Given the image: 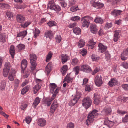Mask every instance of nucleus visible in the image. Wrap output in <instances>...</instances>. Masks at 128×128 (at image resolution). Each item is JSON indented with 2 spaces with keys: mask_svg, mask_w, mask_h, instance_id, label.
<instances>
[{
  "mask_svg": "<svg viewBox=\"0 0 128 128\" xmlns=\"http://www.w3.org/2000/svg\"><path fill=\"white\" fill-rule=\"evenodd\" d=\"M97 112V110H94L89 114L86 121V124L88 126L92 122L96 117Z\"/></svg>",
  "mask_w": 128,
  "mask_h": 128,
  "instance_id": "1",
  "label": "nucleus"
},
{
  "mask_svg": "<svg viewBox=\"0 0 128 128\" xmlns=\"http://www.w3.org/2000/svg\"><path fill=\"white\" fill-rule=\"evenodd\" d=\"M30 60L31 65V68L32 70H33L35 69L36 66V60L37 57L34 54H32L30 55Z\"/></svg>",
  "mask_w": 128,
  "mask_h": 128,
  "instance_id": "2",
  "label": "nucleus"
},
{
  "mask_svg": "<svg viewBox=\"0 0 128 128\" xmlns=\"http://www.w3.org/2000/svg\"><path fill=\"white\" fill-rule=\"evenodd\" d=\"M81 95L80 92H77L73 97L72 99L69 102V105L71 106H73L76 103L80 98Z\"/></svg>",
  "mask_w": 128,
  "mask_h": 128,
  "instance_id": "3",
  "label": "nucleus"
},
{
  "mask_svg": "<svg viewBox=\"0 0 128 128\" xmlns=\"http://www.w3.org/2000/svg\"><path fill=\"white\" fill-rule=\"evenodd\" d=\"M48 6L50 9L54 10L56 12L59 11L61 10L60 7L59 6L55 4L54 0L49 1Z\"/></svg>",
  "mask_w": 128,
  "mask_h": 128,
  "instance_id": "4",
  "label": "nucleus"
},
{
  "mask_svg": "<svg viewBox=\"0 0 128 128\" xmlns=\"http://www.w3.org/2000/svg\"><path fill=\"white\" fill-rule=\"evenodd\" d=\"M92 101L90 98L88 96L84 98L82 101V105L86 109H87L91 106Z\"/></svg>",
  "mask_w": 128,
  "mask_h": 128,
  "instance_id": "5",
  "label": "nucleus"
},
{
  "mask_svg": "<svg viewBox=\"0 0 128 128\" xmlns=\"http://www.w3.org/2000/svg\"><path fill=\"white\" fill-rule=\"evenodd\" d=\"M10 68V65L9 62H6L5 64L3 71V76L5 77L7 76Z\"/></svg>",
  "mask_w": 128,
  "mask_h": 128,
  "instance_id": "6",
  "label": "nucleus"
},
{
  "mask_svg": "<svg viewBox=\"0 0 128 128\" xmlns=\"http://www.w3.org/2000/svg\"><path fill=\"white\" fill-rule=\"evenodd\" d=\"M102 77L101 76L98 75L96 76L94 81L96 85L97 86H100L102 84Z\"/></svg>",
  "mask_w": 128,
  "mask_h": 128,
  "instance_id": "7",
  "label": "nucleus"
},
{
  "mask_svg": "<svg viewBox=\"0 0 128 128\" xmlns=\"http://www.w3.org/2000/svg\"><path fill=\"white\" fill-rule=\"evenodd\" d=\"M16 72L14 69L12 68L9 73L8 78L11 81H13L16 75Z\"/></svg>",
  "mask_w": 128,
  "mask_h": 128,
  "instance_id": "8",
  "label": "nucleus"
},
{
  "mask_svg": "<svg viewBox=\"0 0 128 128\" xmlns=\"http://www.w3.org/2000/svg\"><path fill=\"white\" fill-rule=\"evenodd\" d=\"M88 18V16H84L81 18V20L82 22V26L83 27L87 28L88 27L90 22Z\"/></svg>",
  "mask_w": 128,
  "mask_h": 128,
  "instance_id": "9",
  "label": "nucleus"
},
{
  "mask_svg": "<svg viewBox=\"0 0 128 128\" xmlns=\"http://www.w3.org/2000/svg\"><path fill=\"white\" fill-rule=\"evenodd\" d=\"M58 106V104L56 100H55L50 108V112L52 114L54 112Z\"/></svg>",
  "mask_w": 128,
  "mask_h": 128,
  "instance_id": "10",
  "label": "nucleus"
},
{
  "mask_svg": "<svg viewBox=\"0 0 128 128\" xmlns=\"http://www.w3.org/2000/svg\"><path fill=\"white\" fill-rule=\"evenodd\" d=\"M81 71L87 73H89L92 71L90 67L87 65H82L81 67Z\"/></svg>",
  "mask_w": 128,
  "mask_h": 128,
  "instance_id": "11",
  "label": "nucleus"
},
{
  "mask_svg": "<svg viewBox=\"0 0 128 128\" xmlns=\"http://www.w3.org/2000/svg\"><path fill=\"white\" fill-rule=\"evenodd\" d=\"M112 110L111 108L110 107H106L102 110V114L106 115L110 114Z\"/></svg>",
  "mask_w": 128,
  "mask_h": 128,
  "instance_id": "12",
  "label": "nucleus"
},
{
  "mask_svg": "<svg viewBox=\"0 0 128 128\" xmlns=\"http://www.w3.org/2000/svg\"><path fill=\"white\" fill-rule=\"evenodd\" d=\"M98 52H99L102 53L105 52L107 48V47L101 43H99L98 45Z\"/></svg>",
  "mask_w": 128,
  "mask_h": 128,
  "instance_id": "13",
  "label": "nucleus"
},
{
  "mask_svg": "<svg viewBox=\"0 0 128 128\" xmlns=\"http://www.w3.org/2000/svg\"><path fill=\"white\" fill-rule=\"evenodd\" d=\"M54 99H52V97L45 98L43 100V104H44L45 106H48L50 105L52 101L54 100Z\"/></svg>",
  "mask_w": 128,
  "mask_h": 128,
  "instance_id": "14",
  "label": "nucleus"
},
{
  "mask_svg": "<svg viewBox=\"0 0 128 128\" xmlns=\"http://www.w3.org/2000/svg\"><path fill=\"white\" fill-rule=\"evenodd\" d=\"M38 124L39 126L41 127L45 126L46 124V122L45 120L43 118H39L38 120Z\"/></svg>",
  "mask_w": 128,
  "mask_h": 128,
  "instance_id": "15",
  "label": "nucleus"
},
{
  "mask_svg": "<svg viewBox=\"0 0 128 128\" xmlns=\"http://www.w3.org/2000/svg\"><path fill=\"white\" fill-rule=\"evenodd\" d=\"M16 20L17 22L21 23L25 20V18L23 16L20 14L17 15Z\"/></svg>",
  "mask_w": 128,
  "mask_h": 128,
  "instance_id": "16",
  "label": "nucleus"
},
{
  "mask_svg": "<svg viewBox=\"0 0 128 128\" xmlns=\"http://www.w3.org/2000/svg\"><path fill=\"white\" fill-rule=\"evenodd\" d=\"M122 12V11L120 10H114L111 12L110 14L114 17H116L120 15Z\"/></svg>",
  "mask_w": 128,
  "mask_h": 128,
  "instance_id": "17",
  "label": "nucleus"
},
{
  "mask_svg": "<svg viewBox=\"0 0 128 128\" xmlns=\"http://www.w3.org/2000/svg\"><path fill=\"white\" fill-rule=\"evenodd\" d=\"M104 124L106 125L109 128H111L114 124V122L109 120L108 119H105Z\"/></svg>",
  "mask_w": 128,
  "mask_h": 128,
  "instance_id": "18",
  "label": "nucleus"
},
{
  "mask_svg": "<svg viewBox=\"0 0 128 128\" xmlns=\"http://www.w3.org/2000/svg\"><path fill=\"white\" fill-rule=\"evenodd\" d=\"M92 6L97 8H100L103 7L104 4L100 2H94L92 3Z\"/></svg>",
  "mask_w": 128,
  "mask_h": 128,
  "instance_id": "19",
  "label": "nucleus"
},
{
  "mask_svg": "<svg viewBox=\"0 0 128 128\" xmlns=\"http://www.w3.org/2000/svg\"><path fill=\"white\" fill-rule=\"evenodd\" d=\"M118 83V81L115 78H113L111 79L109 82L108 84L110 86L116 85Z\"/></svg>",
  "mask_w": 128,
  "mask_h": 128,
  "instance_id": "20",
  "label": "nucleus"
},
{
  "mask_svg": "<svg viewBox=\"0 0 128 128\" xmlns=\"http://www.w3.org/2000/svg\"><path fill=\"white\" fill-rule=\"evenodd\" d=\"M27 32L26 30H24L20 32L17 34V36L18 37H21L22 38H24L27 34Z\"/></svg>",
  "mask_w": 128,
  "mask_h": 128,
  "instance_id": "21",
  "label": "nucleus"
},
{
  "mask_svg": "<svg viewBox=\"0 0 128 128\" xmlns=\"http://www.w3.org/2000/svg\"><path fill=\"white\" fill-rule=\"evenodd\" d=\"M68 56L66 54H62L61 56V61L62 64L67 62L68 59Z\"/></svg>",
  "mask_w": 128,
  "mask_h": 128,
  "instance_id": "22",
  "label": "nucleus"
},
{
  "mask_svg": "<svg viewBox=\"0 0 128 128\" xmlns=\"http://www.w3.org/2000/svg\"><path fill=\"white\" fill-rule=\"evenodd\" d=\"M120 31L119 30H116L114 31V40L115 42H117L119 39L118 35Z\"/></svg>",
  "mask_w": 128,
  "mask_h": 128,
  "instance_id": "23",
  "label": "nucleus"
},
{
  "mask_svg": "<svg viewBox=\"0 0 128 128\" xmlns=\"http://www.w3.org/2000/svg\"><path fill=\"white\" fill-rule=\"evenodd\" d=\"M40 99L38 97H36L34 100L32 104V106L34 108H36V106L39 103Z\"/></svg>",
  "mask_w": 128,
  "mask_h": 128,
  "instance_id": "24",
  "label": "nucleus"
},
{
  "mask_svg": "<svg viewBox=\"0 0 128 128\" xmlns=\"http://www.w3.org/2000/svg\"><path fill=\"white\" fill-rule=\"evenodd\" d=\"M57 87L56 84L54 83H50V92L51 93H53L54 92V90Z\"/></svg>",
  "mask_w": 128,
  "mask_h": 128,
  "instance_id": "25",
  "label": "nucleus"
},
{
  "mask_svg": "<svg viewBox=\"0 0 128 128\" xmlns=\"http://www.w3.org/2000/svg\"><path fill=\"white\" fill-rule=\"evenodd\" d=\"M91 32L93 34H96L97 31V29L96 26L94 24L91 25L90 28Z\"/></svg>",
  "mask_w": 128,
  "mask_h": 128,
  "instance_id": "26",
  "label": "nucleus"
},
{
  "mask_svg": "<svg viewBox=\"0 0 128 128\" xmlns=\"http://www.w3.org/2000/svg\"><path fill=\"white\" fill-rule=\"evenodd\" d=\"M15 50L14 47L13 45L11 46L10 49V52L12 58H14L15 54Z\"/></svg>",
  "mask_w": 128,
  "mask_h": 128,
  "instance_id": "27",
  "label": "nucleus"
},
{
  "mask_svg": "<svg viewBox=\"0 0 128 128\" xmlns=\"http://www.w3.org/2000/svg\"><path fill=\"white\" fill-rule=\"evenodd\" d=\"M30 87V85H27L23 88L21 91V93L22 94L24 95L26 94L29 90Z\"/></svg>",
  "mask_w": 128,
  "mask_h": 128,
  "instance_id": "28",
  "label": "nucleus"
},
{
  "mask_svg": "<svg viewBox=\"0 0 128 128\" xmlns=\"http://www.w3.org/2000/svg\"><path fill=\"white\" fill-rule=\"evenodd\" d=\"M6 40V35L4 34H0V41L4 42Z\"/></svg>",
  "mask_w": 128,
  "mask_h": 128,
  "instance_id": "29",
  "label": "nucleus"
},
{
  "mask_svg": "<svg viewBox=\"0 0 128 128\" xmlns=\"http://www.w3.org/2000/svg\"><path fill=\"white\" fill-rule=\"evenodd\" d=\"M27 61L25 59L23 60L22 62L21 68L22 70L25 69L26 67Z\"/></svg>",
  "mask_w": 128,
  "mask_h": 128,
  "instance_id": "30",
  "label": "nucleus"
},
{
  "mask_svg": "<svg viewBox=\"0 0 128 128\" xmlns=\"http://www.w3.org/2000/svg\"><path fill=\"white\" fill-rule=\"evenodd\" d=\"M73 32L76 35H78L81 34V29L78 27H76L73 29Z\"/></svg>",
  "mask_w": 128,
  "mask_h": 128,
  "instance_id": "31",
  "label": "nucleus"
},
{
  "mask_svg": "<svg viewBox=\"0 0 128 128\" xmlns=\"http://www.w3.org/2000/svg\"><path fill=\"white\" fill-rule=\"evenodd\" d=\"M68 69V66L66 65H64L61 69L60 71L63 74H65Z\"/></svg>",
  "mask_w": 128,
  "mask_h": 128,
  "instance_id": "32",
  "label": "nucleus"
},
{
  "mask_svg": "<svg viewBox=\"0 0 128 128\" xmlns=\"http://www.w3.org/2000/svg\"><path fill=\"white\" fill-rule=\"evenodd\" d=\"M40 86L38 84H37L33 87V92L34 94H36L38 91L39 90Z\"/></svg>",
  "mask_w": 128,
  "mask_h": 128,
  "instance_id": "33",
  "label": "nucleus"
},
{
  "mask_svg": "<svg viewBox=\"0 0 128 128\" xmlns=\"http://www.w3.org/2000/svg\"><path fill=\"white\" fill-rule=\"evenodd\" d=\"M51 63H49L46 67L45 70L47 72L48 74H49L51 71Z\"/></svg>",
  "mask_w": 128,
  "mask_h": 128,
  "instance_id": "34",
  "label": "nucleus"
},
{
  "mask_svg": "<svg viewBox=\"0 0 128 128\" xmlns=\"http://www.w3.org/2000/svg\"><path fill=\"white\" fill-rule=\"evenodd\" d=\"M53 54L51 52H50L47 55V57L46 58V62H48L51 59Z\"/></svg>",
  "mask_w": 128,
  "mask_h": 128,
  "instance_id": "35",
  "label": "nucleus"
},
{
  "mask_svg": "<svg viewBox=\"0 0 128 128\" xmlns=\"http://www.w3.org/2000/svg\"><path fill=\"white\" fill-rule=\"evenodd\" d=\"M52 35V32L50 30L46 32L45 34V36L46 38H50L51 37Z\"/></svg>",
  "mask_w": 128,
  "mask_h": 128,
  "instance_id": "36",
  "label": "nucleus"
},
{
  "mask_svg": "<svg viewBox=\"0 0 128 128\" xmlns=\"http://www.w3.org/2000/svg\"><path fill=\"white\" fill-rule=\"evenodd\" d=\"M60 88H57L55 90L54 94H52V99H54L56 97V96L58 93L59 91Z\"/></svg>",
  "mask_w": 128,
  "mask_h": 128,
  "instance_id": "37",
  "label": "nucleus"
},
{
  "mask_svg": "<svg viewBox=\"0 0 128 128\" xmlns=\"http://www.w3.org/2000/svg\"><path fill=\"white\" fill-rule=\"evenodd\" d=\"M6 84V80H4L2 81L1 83V84L0 86L1 90H3L4 89Z\"/></svg>",
  "mask_w": 128,
  "mask_h": 128,
  "instance_id": "38",
  "label": "nucleus"
},
{
  "mask_svg": "<svg viewBox=\"0 0 128 128\" xmlns=\"http://www.w3.org/2000/svg\"><path fill=\"white\" fill-rule=\"evenodd\" d=\"M31 23V22L28 20L24 24H21V26L24 28H25L28 26Z\"/></svg>",
  "mask_w": 128,
  "mask_h": 128,
  "instance_id": "39",
  "label": "nucleus"
},
{
  "mask_svg": "<svg viewBox=\"0 0 128 128\" xmlns=\"http://www.w3.org/2000/svg\"><path fill=\"white\" fill-rule=\"evenodd\" d=\"M92 60L94 61H98L100 59V57L94 54H92L91 56Z\"/></svg>",
  "mask_w": 128,
  "mask_h": 128,
  "instance_id": "40",
  "label": "nucleus"
},
{
  "mask_svg": "<svg viewBox=\"0 0 128 128\" xmlns=\"http://www.w3.org/2000/svg\"><path fill=\"white\" fill-rule=\"evenodd\" d=\"M89 43L88 45L90 47L92 48L94 47L96 42H94L93 40L91 39L90 40Z\"/></svg>",
  "mask_w": 128,
  "mask_h": 128,
  "instance_id": "41",
  "label": "nucleus"
},
{
  "mask_svg": "<svg viewBox=\"0 0 128 128\" xmlns=\"http://www.w3.org/2000/svg\"><path fill=\"white\" fill-rule=\"evenodd\" d=\"M85 45V42L83 40H80L79 42L78 46L80 48L83 47Z\"/></svg>",
  "mask_w": 128,
  "mask_h": 128,
  "instance_id": "42",
  "label": "nucleus"
},
{
  "mask_svg": "<svg viewBox=\"0 0 128 128\" xmlns=\"http://www.w3.org/2000/svg\"><path fill=\"white\" fill-rule=\"evenodd\" d=\"M80 67L79 66H77L74 68V72L76 75L78 74L80 71Z\"/></svg>",
  "mask_w": 128,
  "mask_h": 128,
  "instance_id": "43",
  "label": "nucleus"
},
{
  "mask_svg": "<svg viewBox=\"0 0 128 128\" xmlns=\"http://www.w3.org/2000/svg\"><path fill=\"white\" fill-rule=\"evenodd\" d=\"M73 78L70 77L69 75H67L64 78L65 81H66L67 82H72V80Z\"/></svg>",
  "mask_w": 128,
  "mask_h": 128,
  "instance_id": "44",
  "label": "nucleus"
},
{
  "mask_svg": "<svg viewBox=\"0 0 128 128\" xmlns=\"http://www.w3.org/2000/svg\"><path fill=\"white\" fill-rule=\"evenodd\" d=\"M78 62V60L76 58H74L72 60L71 63L73 66H75L77 65Z\"/></svg>",
  "mask_w": 128,
  "mask_h": 128,
  "instance_id": "45",
  "label": "nucleus"
},
{
  "mask_svg": "<svg viewBox=\"0 0 128 128\" xmlns=\"http://www.w3.org/2000/svg\"><path fill=\"white\" fill-rule=\"evenodd\" d=\"M94 22L96 23H102L103 22L102 20L100 17H97L94 20Z\"/></svg>",
  "mask_w": 128,
  "mask_h": 128,
  "instance_id": "46",
  "label": "nucleus"
},
{
  "mask_svg": "<svg viewBox=\"0 0 128 128\" xmlns=\"http://www.w3.org/2000/svg\"><path fill=\"white\" fill-rule=\"evenodd\" d=\"M6 15L9 20H10L13 17L12 13L9 11H7L6 12Z\"/></svg>",
  "mask_w": 128,
  "mask_h": 128,
  "instance_id": "47",
  "label": "nucleus"
},
{
  "mask_svg": "<svg viewBox=\"0 0 128 128\" xmlns=\"http://www.w3.org/2000/svg\"><path fill=\"white\" fill-rule=\"evenodd\" d=\"M16 47L19 50H22L24 49L25 48V45L22 44H18L17 46Z\"/></svg>",
  "mask_w": 128,
  "mask_h": 128,
  "instance_id": "48",
  "label": "nucleus"
},
{
  "mask_svg": "<svg viewBox=\"0 0 128 128\" xmlns=\"http://www.w3.org/2000/svg\"><path fill=\"white\" fill-rule=\"evenodd\" d=\"M55 40L56 42L60 43L61 40L62 38L60 36V35H57L55 38Z\"/></svg>",
  "mask_w": 128,
  "mask_h": 128,
  "instance_id": "49",
  "label": "nucleus"
},
{
  "mask_svg": "<svg viewBox=\"0 0 128 128\" xmlns=\"http://www.w3.org/2000/svg\"><path fill=\"white\" fill-rule=\"evenodd\" d=\"M94 103L96 105H98L100 102V100L98 98L95 96V94L94 96Z\"/></svg>",
  "mask_w": 128,
  "mask_h": 128,
  "instance_id": "50",
  "label": "nucleus"
},
{
  "mask_svg": "<svg viewBox=\"0 0 128 128\" xmlns=\"http://www.w3.org/2000/svg\"><path fill=\"white\" fill-rule=\"evenodd\" d=\"M28 105V102L22 104L20 106L21 109L22 110H24L27 107Z\"/></svg>",
  "mask_w": 128,
  "mask_h": 128,
  "instance_id": "51",
  "label": "nucleus"
},
{
  "mask_svg": "<svg viewBox=\"0 0 128 128\" xmlns=\"http://www.w3.org/2000/svg\"><path fill=\"white\" fill-rule=\"evenodd\" d=\"M25 121L28 124H29L32 120V118L30 116H26L25 118Z\"/></svg>",
  "mask_w": 128,
  "mask_h": 128,
  "instance_id": "52",
  "label": "nucleus"
},
{
  "mask_svg": "<svg viewBox=\"0 0 128 128\" xmlns=\"http://www.w3.org/2000/svg\"><path fill=\"white\" fill-rule=\"evenodd\" d=\"M74 123L70 122L67 124L66 128H74Z\"/></svg>",
  "mask_w": 128,
  "mask_h": 128,
  "instance_id": "53",
  "label": "nucleus"
},
{
  "mask_svg": "<svg viewBox=\"0 0 128 128\" xmlns=\"http://www.w3.org/2000/svg\"><path fill=\"white\" fill-rule=\"evenodd\" d=\"M80 18L79 16H74L71 18V20L74 21H78Z\"/></svg>",
  "mask_w": 128,
  "mask_h": 128,
  "instance_id": "54",
  "label": "nucleus"
},
{
  "mask_svg": "<svg viewBox=\"0 0 128 128\" xmlns=\"http://www.w3.org/2000/svg\"><path fill=\"white\" fill-rule=\"evenodd\" d=\"M47 24L50 26L51 27L56 25V24L54 21H51L48 23Z\"/></svg>",
  "mask_w": 128,
  "mask_h": 128,
  "instance_id": "55",
  "label": "nucleus"
},
{
  "mask_svg": "<svg viewBox=\"0 0 128 128\" xmlns=\"http://www.w3.org/2000/svg\"><path fill=\"white\" fill-rule=\"evenodd\" d=\"M128 58L127 55L122 53L121 56V58L122 60H126Z\"/></svg>",
  "mask_w": 128,
  "mask_h": 128,
  "instance_id": "56",
  "label": "nucleus"
},
{
  "mask_svg": "<svg viewBox=\"0 0 128 128\" xmlns=\"http://www.w3.org/2000/svg\"><path fill=\"white\" fill-rule=\"evenodd\" d=\"M105 57L106 60H110V56L108 52H106L105 53Z\"/></svg>",
  "mask_w": 128,
  "mask_h": 128,
  "instance_id": "57",
  "label": "nucleus"
},
{
  "mask_svg": "<svg viewBox=\"0 0 128 128\" xmlns=\"http://www.w3.org/2000/svg\"><path fill=\"white\" fill-rule=\"evenodd\" d=\"M112 22L107 23L105 25V28H109L112 27Z\"/></svg>",
  "mask_w": 128,
  "mask_h": 128,
  "instance_id": "58",
  "label": "nucleus"
},
{
  "mask_svg": "<svg viewBox=\"0 0 128 128\" xmlns=\"http://www.w3.org/2000/svg\"><path fill=\"white\" fill-rule=\"evenodd\" d=\"M88 79L86 78H85L83 79L82 85L83 86H84L86 84L88 83Z\"/></svg>",
  "mask_w": 128,
  "mask_h": 128,
  "instance_id": "59",
  "label": "nucleus"
},
{
  "mask_svg": "<svg viewBox=\"0 0 128 128\" xmlns=\"http://www.w3.org/2000/svg\"><path fill=\"white\" fill-rule=\"evenodd\" d=\"M87 53V51L86 49H82L81 50L80 54L82 56H84L86 55Z\"/></svg>",
  "mask_w": 128,
  "mask_h": 128,
  "instance_id": "60",
  "label": "nucleus"
},
{
  "mask_svg": "<svg viewBox=\"0 0 128 128\" xmlns=\"http://www.w3.org/2000/svg\"><path fill=\"white\" fill-rule=\"evenodd\" d=\"M34 36L35 37H36L40 32V31L38 29L36 28L35 30Z\"/></svg>",
  "mask_w": 128,
  "mask_h": 128,
  "instance_id": "61",
  "label": "nucleus"
},
{
  "mask_svg": "<svg viewBox=\"0 0 128 128\" xmlns=\"http://www.w3.org/2000/svg\"><path fill=\"white\" fill-rule=\"evenodd\" d=\"M122 66L125 69L128 68V63L126 62H124L122 63Z\"/></svg>",
  "mask_w": 128,
  "mask_h": 128,
  "instance_id": "62",
  "label": "nucleus"
},
{
  "mask_svg": "<svg viewBox=\"0 0 128 128\" xmlns=\"http://www.w3.org/2000/svg\"><path fill=\"white\" fill-rule=\"evenodd\" d=\"M122 122L124 123L128 122V114L126 115L122 120Z\"/></svg>",
  "mask_w": 128,
  "mask_h": 128,
  "instance_id": "63",
  "label": "nucleus"
},
{
  "mask_svg": "<svg viewBox=\"0 0 128 128\" xmlns=\"http://www.w3.org/2000/svg\"><path fill=\"white\" fill-rule=\"evenodd\" d=\"M71 11L72 12H75L78 10V8L77 7L72 6L70 9Z\"/></svg>",
  "mask_w": 128,
  "mask_h": 128,
  "instance_id": "64",
  "label": "nucleus"
}]
</instances>
